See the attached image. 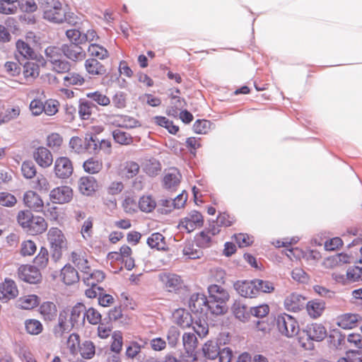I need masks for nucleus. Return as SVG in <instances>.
<instances>
[{"instance_id":"obj_1","label":"nucleus","mask_w":362,"mask_h":362,"mask_svg":"<svg viewBox=\"0 0 362 362\" xmlns=\"http://www.w3.org/2000/svg\"><path fill=\"white\" fill-rule=\"evenodd\" d=\"M17 221L31 235L42 234L48 227L44 217L35 216L30 210L20 211L17 215Z\"/></svg>"},{"instance_id":"obj_2","label":"nucleus","mask_w":362,"mask_h":362,"mask_svg":"<svg viewBox=\"0 0 362 362\" xmlns=\"http://www.w3.org/2000/svg\"><path fill=\"white\" fill-rule=\"evenodd\" d=\"M43 18L54 23H63L67 20L66 9L59 0H39Z\"/></svg>"},{"instance_id":"obj_3","label":"nucleus","mask_w":362,"mask_h":362,"mask_svg":"<svg viewBox=\"0 0 362 362\" xmlns=\"http://www.w3.org/2000/svg\"><path fill=\"white\" fill-rule=\"evenodd\" d=\"M275 322L279 333L287 338L296 337L300 331L296 318L286 313L278 315L275 318Z\"/></svg>"},{"instance_id":"obj_4","label":"nucleus","mask_w":362,"mask_h":362,"mask_svg":"<svg viewBox=\"0 0 362 362\" xmlns=\"http://www.w3.org/2000/svg\"><path fill=\"white\" fill-rule=\"evenodd\" d=\"M74 196L71 187L62 185L53 188L49 194V200L54 204H64L70 202Z\"/></svg>"},{"instance_id":"obj_5","label":"nucleus","mask_w":362,"mask_h":362,"mask_svg":"<svg viewBox=\"0 0 362 362\" xmlns=\"http://www.w3.org/2000/svg\"><path fill=\"white\" fill-rule=\"evenodd\" d=\"M208 300L205 295L194 293L192 295L189 302V307L192 313L199 317H206L209 311Z\"/></svg>"},{"instance_id":"obj_6","label":"nucleus","mask_w":362,"mask_h":362,"mask_svg":"<svg viewBox=\"0 0 362 362\" xmlns=\"http://www.w3.org/2000/svg\"><path fill=\"white\" fill-rule=\"evenodd\" d=\"M40 72V65L34 62L28 61L23 65L21 84L30 85L38 78Z\"/></svg>"},{"instance_id":"obj_7","label":"nucleus","mask_w":362,"mask_h":362,"mask_svg":"<svg viewBox=\"0 0 362 362\" xmlns=\"http://www.w3.org/2000/svg\"><path fill=\"white\" fill-rule=\"evenodd\" d=\"M19 294L16 283L8 278L0 283V300L7 303L11 300L15 299Z\"/></svg>"},{"instance_id":"obj_8","label":"nucleus","mask_w":362,"mask_h":362,"mask_svg":"<svg viewBox=\"0 0 362 362\" xmlns=\"http://www.w3.org/2000/svg\"><path fill=\"white\" fill-rule=\"evenodd\" d=\"M54 171L57 177L61 179L68 178L73 173V163L67 157H59L55 160Z\"/></svg>"},{"instance_id":"obj_9","label":"nucleus","mask_w":362,"mask_h":362,"mask_svg":"<svg viewBox=\"0 0 362 362\" xmlns=\"http://www.w3.org/2000/svg\"><path fill=\"white\" fill-rule=\"evenodd\" d=\"M203 223L204 219L201 213L197 211H193L186 217L181 219L179 227L182 229H185L187 233H190L197 228L201 227Z\"/></svg>"},{"instance_id":"obj_10","label":"nucleus","mask_w":362,"mask_h":362,"mask_svg":"<svg viewBox=\"0 0 362 362\" xmlns=\"http://www.w3.org/2000/svg\"><path fill=\"white\" fill-rule=\"evenodd\" d=\"M306 298L303 295L293 292L287 295L284 300V307L289 312L297 313L303 310Z\"/></svg>"},{"instance_id":"obj_11","label":"nucleus","mask_w":362,"mask_h":362,"mask_svg":"<svg viewBox=\"0 0 362 362\" xmlns=\"http://www.w3.org/2000/svg\"><path fill=\"white\" fill-rule=\"evenodd\" d=\"M18 276L23 281L30 284H37L41 281V273L35 266L21 265L18 269Z\"/></svg>"},{"instance_id":"obj_12","label":"nucleus","mask_w":362,"mask_h":362,"mask_svg":"<svg viewBox=\"0 0 362 362\" xmlns=\"http://www.w3.org/2000/svg\"><path fill=\"white\" fill-rule=\"evenodd\" d=\"M158 279L163 288L168 292H175L178 291L182 284V280L180 276L175 274H160L158 275Z\"/></svg>"},{"instance_id":"obj_13","label":"nucleus","mask_w":362,"mask_h":362,"mask_svg":"<svg viewBox=\"0 0 362 362\" xmlns=\"http://www.w3.org/2000/svg\"><path fill=\"white\" fill-rule=\"evenodd\" d=\"M74 327L69 312L62 310L59 314L58 323L54 326L53 332L57 337H62L64 333L69 332Z\"/></svg>"},{"instance_id":"obj_14","label":"nucleus","mask_w":362,"mask_h":362,"mask_svg":"<svg viewBox=\"0 0 362 362\" xmlns=\"http://www.w3.org/2000/svg\"><path fill=\"white\" fill-rule=\"evenodd\" d=\"M61 49L64 55L73 62L83 61L86 57L83 47L76 43L64 44Z\"/></svg>"},{"instance_id":"obj_15","label":"nucleus","mask_w":362,"mask_h":362,"mask_svg":"<svg viewBox=\"0 0 362 362\" xmlns=\"http://www.w3.org/2000/svg\"><path fill=\"white\" fill-rule=\"evenodd\" d=\"M47 236L51 248L55 251L60 250L66 245V239L64 233L57 227L50 228Z\"/></svg>"},{"instance_id":"obj_16","label":"nucleus","mask_w":362,"mask_h":362,"mask_svg":"<svg viewBox=\"0 0 362 362\" xmlns=\"http://www.w3.org/2000/svg\"><path fill=\"white\" fill-rule=\"evenodd\" d=\"M82 281L88 286H98L105 279V274L100 269H94L91 267L81 272Z\"/></svg>"},{"instance_id":"obj_17","label":"nucleus","mask_w":362,"mask_h":362,"mask_svg":"<svg viewBox=\"0 0 362 362\" xmlns=\"http://www.w3.org/2000/svg\"><path fill=\"white\" fill-rule=\"evenodd\" d=\"M23 203L30 210L39 212L42 210L44 201L36 192L28 190L23 195Z\"/></svg>"},{"instance_id":"obj_18","label":"nucleus","mask_w":362,"mask_h":362,"mask_svg":"<svg viewBox=\"0 0 362 362\" xmlns=\"http://www.w3.org/2000/svg\"><path fill=\"white\" fill-rule=\"evenodd\" d=\"M238 293L245 298H255L258 296L256 279L248 281H237L234 285Z\"/></svg>"},{"instance_id":"obj_19","label":"nucleus","mask_w":362,"mask_h":362,"mask_svg":"<svg viewBox=\"0 0 362 362\" xmlns=\"http://www.w3.org/2000/svg\"><path fill=\"white\" fill-rule=\"evenodd\" d=\"M362 317L356 313H344L337 317V325L344 329H353L358 326Z\"/></svg>"},{"instance_id":"obj_20","label":"nucleus","mask_w":362,"mask_h":362,"mask_svg":"<svg viewBox=\"0 0 362 362\" xmlns=\"http://www.w3.org/2000/svg\"><path fill=\"white\" fill-rule=\"evenodd\" d=\"M69 259L81 272L90 267L88 256L83 250L78 249L71 252Z\"/></svg>"},{"instance_id":"obj_21","label":"nucleus","mask_w":362,"mask_h":362,"mask_svg":"<svg viewBox=\"0 0 362 362\" xmlns=\"http://www.w3.org/2000/svg\"><path fill=\"white\" fill-rule=\"evenodd\" d=\"M182 175L177 168H170L165 174L163 183V187L168 190H176L180 185Z\"/></svg>"},{"instance_id":"obj_22","label":"nucleus","mask_w":362,"mask_h":362,"mask_svg":"<svg viewBox=\"0 0 362 362\" xmlns=\"http://www.w3.org/2000/svg\"><path fill=\"white\" fill-rule=\"evenodd\" d=\"M33 158L41 168H48L53 163V156L49 149L40 146L33 153Z\"/></svg>"},{"instance_id":"obj_23","label":"nucleus","mask_w":362,"mask_h":362,"mask_svg":"<svg viewBox=\"0 0 362 362\" xmlns=\"http://www.w3.org/2000/svg\"><path fill=\"white\" fill-rule=\"evenodd\" d=\"M326 305L325 301L320 299L309 300L305 304V310L308 316L313 319L320 317L325 312Z\"/></svg>"},{"instance_id":"obj_24","label":"nucleus","mask_w":362,"mask_h":362,"mask_svg":"<svg viewBox=\"0 0 362 362\" xmlns=\"http://www.w3.org/2000/svg\"><path fill=\"white\" fill-rule=\"evenodd\" d=\"M38 312L45 322H52L56 319L58 310L53 302L45 301L39 306Z\"/></svg>"},{"instance_id":"obj_25","label":"nucleus","mask_w":362,"mask_h":362,"mask_svg":"<svg viewBox=\"0 0 362 362\" xmlns=\"http://www.w3.org/2000/svg\"><path fill=\"white\" fill-rule=\"evenodd\" d=\"M78 185L80 192L86 196L92 195L98 187L96 179L90 176L81 177Z\"/></svg>"},{"instance_id":"obj_26","label":"nucleus","mask_w":362,"mask_h":362,"mask_svg":"<svg viewBox=\"0 0 362 362\" xmlns=\"http://www.w3.org/2000/svg\"><path fill=\"white\" fill-rule=\"evenodd\" d=\"M306 332L308 338L316 341H322L327 335L326 327L320 323H312L308 327Z\"/></svg>"},{"instance_id":"obj_27","label":"nucleus","mask_w":362,"mask_h":362,"mask_svg":"<svg viewBox=\"0 0 362 362\" xmlns=\"http://www.w3.org/2000/svg\"><path fill=\"white\" fill-rule=\"evenodd\" d=\"M209 299L215 300L221 303L228 301L230 296L228 292L220 285L211 284L208 288Z\"/></svg>"},{"instance_id":"obj_28","label":"nucleus","mask_w":362,"mask_h":362,"mask_svg":"<svg viewBox=\"0 0 362 362\" xmlns=\"http://www.w3.org/2000/svg\"><path fill=\"white\" fill-rule=\"evenodd\" d=\"M349 259L348 255L339 253L325 258L322 265L325 269H334L348 263Z\"/></svg>"},{"instance_id":"obj_29","label":"nucleus","mask_w":362,"mask_h":362,"mask_svg":"<svg viewBox=\"0 0 362 362\" xmlns=\"http://www.w3.org/2000/svg\"><path fill=\"white\" fill-rule=\"evenodd\" d=\"M182 342L188 356L192 358V361H195L197 359L195 349L197 346L195 335L193 333H185L182 336Z\"/></svg>"},{"instance_id":"obj_30","label":"nucleus","mask_w":362,"mask_h":362,"mask_svg":"<svg viewBox=\"0 0 362 362\" xmlns=\"http://www.w3.org/2000/svg\"><path fill=\"white\" fill-rule=\"evenodd\" d=\"M86 71L92 76H102L106 73L105 66L95 58H89L85 61Z\"/></svg>"},{"instance_id":"obj_31","label":"nucleus","mask_w":362,"mask_h":362,"mask_svg":"<svg viewBox=\"0 0 362 362\" xmlns=\"http://www.w3.org/2000/svg\"><path fill=\"white\" fill-rule=\"evenodd\" d=\"M112 124L117 127L131 129L138 126L139 122L134 118L124 115H118L112 116Z\"/></svg>"},{"instance_id":"obj_32","label":"nucleus","mask_w":362,"mask_h":362,"mask_svg":"<svg viewBox=\"0 0 362 362\" xmlns=\"http://www.w3.org/2000/svg\"><path fill=\"white\" fill-rule=\"evenodd\" d=\"M61 277L63 282L66 285H72L79 280L77 270L69 264L65 265L62 269Z\"/></svg>"},{"instance_id":"obj_33","label":"nucleus","mask_w":362,"mask_h":362,"mask_svg":"<svg viewBox=\"0 0 362 362\" xmlns=\"http://www.w3.org/2000/svg\"><path fill=\"white\" fill-rule=\"evenodd\" d=\"M175 322L182 328H188L192 325L191 315L185 309H177L173 313Z\"/></svg>"},{"instance_id":"obj_34","label":"nucleus","mask_w":362,"mask_h":362,"mask_svg":"<svg viewBox=\"0 0 362 362\" xmlns=\"http://www.w3.org/2000/svg\"><path fill=\"white\" fill-rule=\"evenodd\" d=\"M39 302L40 298L37 295H27L18 299L17 306L23 310H32L39 305Z\"/></svg>"},{"instance_id":"obj_35","label":"nucleus","mask_w":362,"mask_h":362,"mask_svg":"<svg viewBox=\"0 0 362 362\" xmlns=\"http://www.w3.org/2000/svg\"><path fill=\"white\" fill-rule=\"evenodd\" d=\"M16 47L19 54L24 59L31 60L37 59V54L34 49L25 41L18 40L16 43Z\"/></svg>"},{"instance_id":"obj_36","label":"nucleus","mask_w":362,"mask_h":362,"mask_svg":"<svg viewBox=\"0 0 362 362\" xmlns=\"http://www.w3.org/2000/svg\"><path fill=\"white\" fill-rule=\"evenodd\" d=\"M147 243L149 247L158 250H166L168 249L164 236L159 233L151 234L147 240Z\"/></svg>"},{"instance_id":"obj_37","label":"nucleus","mask_w":362,"mask_h":362,"mask_svg":"<svg viewBox=\"0 0 362 362\" xmlns=\"http://www.w3.org/2000/svg\"><path fill=\"white\" fill-rule=\"evenodd\" d=\"M139 209L144 213H151L156 207V202L151 195H143L138 201Z\"/></svg>"},{"instance_id":"obj_38","label":"nucleus","mask_w":362,"mask_h":362,"mask_svg":"<svg viewBox=\"0 0 362 362\" xmlns=\"http://www.w3.org/2000/svg\"><path fill=\"white\" fill-rule=\"evenodd\" d=\"M139 170L140 167L136 162L129 160L124 163L121 169V175L127 179L133 178L138 175Z\"/></svg>"},{"instance_id":"obj_39","label":"nucleus","mask_w":362,"mask_h":362,"mask_svg":"<svg viewBox=\"0 0 362 362\" xmlns=\"http://www.w3.org/2000/svg\"><path fill=\"white\" fill-rule=\"evenodd\" d=\"M103 167L102 160L96 158H90L83 164V170L88 174H97L103 169Z\"/></svg>"},{"instance_id":"obj_40","label":"nucleus","mask_w":362,"mask_h":362,"mask_svg":"<svg viewBox=\"0 0 362 362\" xmlns=\"http://www.w3.org/2000/svg\"><path fill=\"white\" fill-rule=\"evenodd\" d=\"M39 213L43 214L45 217L51 221H56L59 217V208L50 201L47 202L46 204L44 203L42 210L40 211Z\"/></svg>"},{"instance_id":"obj_41","label":"nucleus","mask_w":362,"mask_h":362,"mask_svg":"<svg viewBox=\"0 0 362 362\" xmlns=\"http://www.w3.org/2000/svg\"><path fill=\"white\" fill-rule=\"evenodd\" d=\"M88 52L91 57L101 60L105 59L109 57L108 51L104 47L97 43L90 44Z\"/></svg>"},{"instance_id":"obj_42","label":"nucleus","mask_w":362,"mask_h":362,"mask_svg":"<svg viewBox=\"0 0 362 362\" xmlns=\"http://www.w3.org/2000/svg\"><path fill=\"white\" fill-rule=\"evenodd\" d=\"M122 262H124L125 267L131 270L134 267V261L132 257V250L131 247L127 245H122L119 249Z\"/></svg>"},{"instance_id":"obj_43","label":"nucleus","mask_w":362,"mask_h":362,"mask_svg":"<svg viewBox=\"0 0 362 362\" xmlns=\"http://www.w3.org/2000/svg\"><path fill=\"white\" fill-rule=\"evenodd\" d=\"M25 328L27 333L31 335H38L43 331V325L36 319H28L25 321Z\"/></svg>"},{"instance_id":"obj_44","label":"nucleus","mask_w":362,"mask_h":362,"mask_svg":"<svg viewBox=\"0 0 362 362\" xmlns=\"http://www.w3.org/2000/svg\"><path fill=\"white\" fill-rule=\"evenodd\" d=\"M206 316L199 317V320L192 322V328L200 337H204L209 332V327L206 320Z\"/></svg>"},{"instance_id":"obj_45","label":"nucleus","mask_w":362,"mask_h":362,"mask_svg":"<svg viewBox=\"0 0 362 362\" xmlns=\"http://www.w3.org/2000/svg\"><path fill=\"white\" fill-rule=\"evenodd\" d=\"M81 356L86 359L92 358L95 354V346L93 341L87 340L79 346Z\"/></svg>"},{"instance_id":"obj_46","label":"nucleus","mask_w":362,"mask_h":362,"mask_svg":"<svg viewBox=\"0 0 362 362\" xmlns=\"http://www.w3.org/2000/svg\"><path fill=\"white\" fill-rule=\"evenodd\" d=\"M112 136L115 142L121 145H130L133 143V137L128 133L119 129H115L112 132Z\"/></svg>"},{"instance_id":"obj_47","label":"nucleus","mask_w":362,"mask_h":362,"mask_svg":"<svg viewBox=\"0 0 362 362\" xmlns=\"http://www.w3.org/2000/svg\"><path fill=\"white\" fill-rule=\"evenodd\" d=\"M233 309L235 317L240 321L245 322L250 317V311L248 310L247 307L245 305L240 303H235Z\"/></svg>"},{"instance_id":"obj_48","label":"nucleus","mask_w":362,"mask_h":362,"mask_svg":"<svg viewBox=\"0 0 362 362\" xmlns=\"http://www.w3.org/2000/svg\"><path fill=\"white\" fill-rule=\"evenodd\" d=\"M209 310L213 315H223L228 311L226 303H221L220 301L216 302L215 300L210 299L208 301Z\"/></svg>"},{"instance_id":"obj_49","label":"nucleus","mask_w":362,"mask_h":362,"mask_svg":"<svg viewBox=\"0 0 362 362\" xmlns=\"http://www.w3.org/2000/svg\"><path fill=\"white\" fill-rule=\"evenodd\" d=\"M202 351L205 357L209 359H214L218 356L219 348L214 341H208L204 344Z\"/></svg>"},{"instance_id":"obj_50","label":"nucleus","mask_w":362,"mask_h":362,"mask_svg":"<svg viewBox=\"0 0 362 362\" xmlns=\"http://www.w3.org/2000/svg\"><path fill=\"white\" fill-rule=\"evenodd\" d=\"M348 284L362 281V267L354 266L349 267L346 273Z\"/></svg>"},{"instance_id":"obj_51","label":"nucleus","mask_w":362,"mask_h":362,"mask_svg":"<svg viewBox=\"0 0 362 362\" xmlns=\"http://www.w3.org/2000/svg\"><path fill=\"white\" fill-rule=\"evenodd\" d=\"M86 96L101 106H107L110 104L111 102L109 97L98 90L88 93Z\"/></svg>"},{"instance_id":"obj_52","label":"nucleus","mask_w":362,"mask_h":362,"mask_svg":"<svg viewBox=\"0 0 362 362\" xmlns=\"http://www.w3.org/2000/svg\"><path fill=\"white\" fill-rule=\"evenodd\" d=\"M49 262V252L46 247H42L38 255L34 259V264L36 267L44 269L47 267Z\"/></svg>"},{"instance_id":"obj_53","label":"nucleus","mask_w":362,"mask_h":362,"mask_svg":"<svg viewBox=\"0 0 362 362\" xmlns=\"http://www.w3.org/2000/svg\"><path fill=\"white\" fill-rule=\"evenodd\" d=\"M94 105L89 101L80 102L78 105V115L82 119H88L93 112Z\"/></svg>"},{"instance_id":"obj_54","label":"nucleus","mask_w":362,"mask_h":362,"mask_svg":"<svg viewBox=\"0 0 362 362\" xmlns=\"http://www.w3.org/2000/svg\"><path fill=\"white\" fill-rule=\"evenodd\" d=\"M64 82L66 86H81L84 83L85 78L78 73L71 72L64 77Z\"/></svg>"},{"instance_id":"obj_55","label":"nucleus","mask_w":362,"mask_h":362,"mask_svg":"<svg viewBox=\"0 0 362 362\" xmlns=\"http://www.w3.org/2000/svg\"><path fill=\"white\" fill-rule=\"evenodd\" d=\"M154 120L158 125L166 128L171 134H175L179 131V127L174 125L173 122L165 117L156 116L154 117Z\"/></svg>"},{"instance_id":"obj_56","label":"nucleus","mask_w":362,"mask_h":362,"mask_svg":"<svg viewBox=\"0 0 362 362\" xmlns=\"http://www.w3.org/2000/svg\"><path fill=\"white\" fill-rule=\"evenodd\" d=\"M63 141V137L59 133H52L47 137V145L53 150L59 149Z\"/></svg>"},{"instance_id":"obj_57","label":"nucleus","mask_w":362,"mask_h":362,"mask_svg":"<svg viewBox=\"0 0 362 362\" xmlns=\"http://www.w3.org/2000/svg\"><path fill=\"white\" fill-rule=\"evenodd\" d=\"M37 250V246L34 241L31 240H24L21 244V255L23 257L32 256Z\"/></svg>"},{"instance_id":"obj_58","label":"nucleus","mask_w":362,"mask_h":362,"mask_svg":"<svg viewBox=\"0 0 362 362\" xmlns=\"http://www.w3.org/2000/svg\"><path fill=\"white\" fill-rule=\"evenodd\" d=\"M122 206L124 212L129 214L136 213L139 209L138 202L133 197H127L124 199Z\"/></svg>"},{"instance_id":"obj_59","label":"nucleus","mask_w":362,"mask_h":362,"mask_svg":"<svg viewBox=\"0 0 362 362\" xmlns=\"http://www.w3.org/2000/svg\"><path fill=\"white\" fill-rule=\"evenodd\" d=\"M161 170V165L156 159H149L144 165V170L150 176L156 175Z\"/></svg>"},{"instance_id":"obj_60","label":"nucleus","mask_w":362,"mask_h":362,"mask_svg":"<svg viewBox=\"0 0 362 362\" xmlns=\"http://www.w3.org/2000/svg\"><path fill=\"white\" fill-rule=\"evenodd\" d=\"M16 0H0V13L4 14H13L17 11Z\"/></svg>"},{"instance_id":"obj_61","label":"nucleus","mask_w":362,"mask_h":362,"mask_svg":"<svg viewBox=\"0 0 362 362\" xmlns=\"http://www.w3.org/2000/svg\"><path fill=\"white\" fill-rule=\"evenodd\" d=\"M86 317L88 322L91 325H98L101 321V315L95 308H90L86 310L83 315V320Z\"/></svg>"},{"instance_id":"obj_62","label":"nucleus","mask_w":362,"mask_h":362,"mask_svg":"<svg viewBox=\"0 0 362 362\" xmlns=\"http://www.w3.org/2000/svg\"><path fill=\"white\" fill-rule=\"evenodd\" d=\"M85 306L82 303H78L73 307L71 313L69 314V318L71 320L72 323L75 325L81 318L83 319V315L85 313Z\"/></svg>"},{"instance_id":"obj_63","label":"nucleus","mask_w":362,"mask_h":362,"mask_svg":"<svg viewBox=\"0 0 362 362\" xmlns=\"http://www.w3.org/2000/svg\"><path fill=\"white\" fill-rule=\"evenodd\" d=\"M20 9L26 13H33L37 10V4L35 0H16Z\"/></svg>"},{"instance_id":"obj_64","label":"nucleus","mask_w":362,"mask_h":362,"mask_svg":"<svg viewBox=\"0 0 362 362\" xmlns=\"http://www.w3.org/2000/svg\"><path fill=\"white\" fill-rule=\"evenodd\" d=\"M235 221V218L234 216H230L228 213L223 212L218 216L216 218V225L217 226L227 228L231 226Z\"/></svg>"}]
</instances>
